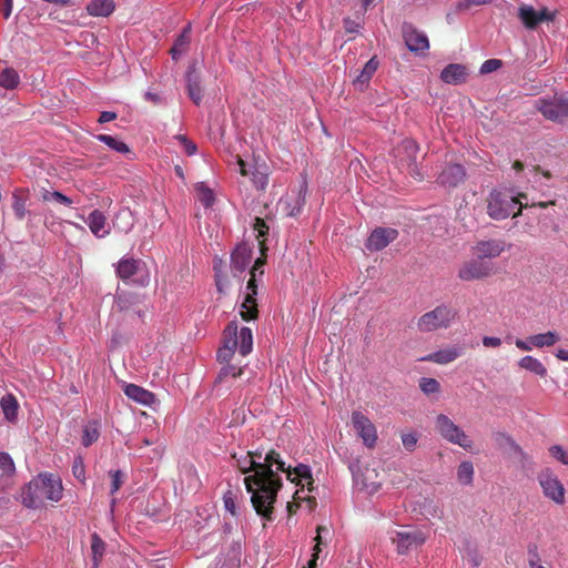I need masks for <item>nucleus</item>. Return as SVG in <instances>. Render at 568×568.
I'll list each match as a JSON object with an SVG mask.
<instances>
[{
	"mask_svg": "<svg viewBox=\"0 0 568 568\" xmlns=\"http://www.w3.org/2000/svg\"><path fill=\"white\" fill-rule=\"evenodd\" d=\"M233 458L235 459L236 467L246 476L256 474L257 470H264L266 467H274V465H276V469H284V460H282L280 454L274 450L265 455H263L262 452H247L240 456L234 454Z\"/></svg>",
	"mask_w": 568,
	"mask_h": 568,
	"instance_id": "6",
	"label": "nucleus"
},
{
	"mask_svg": "<svg viewBox=\"0 0 568 568\" xmlns=\"http://www.w3.org/2000/svg\"><path fill=\"white\" fill-rule=\"evenodd\" d=\"M20 83V77L13 68H6L0 73V87L6 90H13Z\"/></svg>",
	"mask_w": 568,
	"mask_h": 568,
	"instance_id": "39",
	"label": "nucleus"
},
{
	"mask_svg": "<svg viewBox=\"0 0 568 568\" xmlns=\"http://www.w3.org/2000/svg\"><path fill=\"white\" fill-rule=\"evenodd\" d=\"M72 474L73 476L81 483L85 481V466L83 458L81 456H77L72 463Z\"/></svg>",
	"mask_w": 568,
	"mask_h": 568,
	"instance_id": "47",
	"label": "nucleus"
},
{
	"mask_svg": "<svg viewBox=\"0 0 568 568\" xmlns=\"http://www.w3.org/2000/svg\"><path fill=\"white\" fill-rule=\"evenodd\" d=\"M518 17L527 29H535L542 21H551L554 13L546 8L537 11L532 6L523 4L518 8Z\"/></svg>",
	"mask_w": 568,
	"mask_h": 568,
	"instance_id": "19",
	"label": "nucleus"
},
{
	"mask_svg": "<svg viewBox=\"0 0 568 568\" xmlns=\"http://www.w3.org/2000/svg\"><path fill=\"white\" fill-rule=\"evenodd\" d=\"M400 150H404L407 154V165L409 168V173L416 179L422 180L423 175L416 164V154L418 152L417 143L414 140H404L400 148L398 149V152H400Z\"/></svg>",
	"mask_w": 568,
	"mask_h": 568,
	"instance_id": "29",
	"label": "nucleus"
},
{
	"mask_svg": "<svg viewBox=\"0 0 568 568\" xmlns=\"http://www.w3.org/2000/svg\"><path fill=\"white\" fill-rule=\"evenodd\" d=\"M528 565L531 567L534 564H541L538 552V547L535 544L528 546Z\"/></svg>",
	"mask_w": 568,
	"mask_h": 568,
	"instance_id": "54",
	"label": "nucleus"
},
{
	"mask_svg": "<svg viewBox=\"0 0 568 568\" xmlns=\"http://www.w3.org/2000/svg\"><path fill=\"white\" fill-rule=\"evenodd\" d=\"M240 173L243 176L252 174V182L257 190H264L268 183V175L265 171H261L258 168H254V171H250V165L244 162L241 158L236 160Z\"/></svg>",
	"mask_w": 568,
	"mask_h": 568,
	"instance_id": "28",
	"label": "nucleus"
},
{
	"mask_svg": "<svg viewBox=\"0 0 568 568\" xmlns=\"http://www.w3.org/2000/svg\"><path fill=\"white\" fill-rule=\"evenodd\" d=\"M82 445L84 447L91 446L100 436V424L98 420H90L84 425L82 430Z\"/></svg>",
	"mask_w": 568,
	"mask_h": 568,
	"instance_id": "37",
	"label": "nucleus"
},
{
	"mask_svg": "<svg viewBox=\"0 0 568 568\" xmlns=\"http://www.w3.org/2000/svg\"><path fill=\"white\" fill-rule=\"evenodd\" d=\"M22 191H14L12 193V210L18 220H23L27 215V196H23Z\"/></svg>",
	"mask_w": 568,
	"mask_h": 568,
	"instance_id": "40",
	"label": "nucleus"
},
{
	"mask_svg": "<svg viewBox=\"0 0 568 568\" xmlns=\"http://www.w3.org/2000/svg\"><path fill=\"white\" fill-rule=\"evenodd\" d=\"M402 33L407 49L418 55H425L429 50V40L427 34L417 29L410 22H404Z\"/></svg>",
	"mask_w": 568,
	"mask_h": 568,
	"instance_id": "13",
	"label": "nucleus"
},
{
	"mask_svg": "<svg viewBox=\"0 0 568 568\" xmlns=\"http://www.w3.org/2000/svg\"><path fill=\"white\" fill-rule=\"evenodd\" d=\"M352 424L367 448H373L377 442V429L372 420L359 410L352 413Z\"/></svg>",
	"mask_w": 568,
	"mask_h": 568,
	"instance_id": "14",
	"label": "nucleus"
},
{
	"mask_svg": "<svg viewBox=\"0 0 568 568\" xmlns=\"http://www.w3.org/2000/svg\"><path fill=\"white\" fill-rule=\"evenodd\" d=\"M13 1H4L2 13L4 19H8L12 12Z\"/></svg>",
	"mask_w": 568,
	"mask_h": 568,
	"instance_id": "64",
	"label": "nucleus"
},
{
	"mask_svg": "<svg viewBox=\"0 0 568 568\" xmlns=\"http://www.w3.org/2000/svg\"><path fill=\"white\" fill-rule=\"evenodd\" d=\"M324 532L328 534V529L325 527H317V537H316L317 544L314 547L315 552L313 554V558H312V560L308 561V568H316V560L318 558L320 545L322 544V534H324Z\"/></svg>",
	"mask_w": 568,
	"mask_h": 568,
	"instance_id": "51",
	"label": "nucleus"
},
{
	"mask_svg": "<svg viewBox=\"0 0 568 568\" xmlns=\"http://www.w3.org/2000/svg\"><path fill=\"white\" fill-rule=\"evenodd\" d=\"M550 455L562 465H568V452L560 445H554L549 448Z\"/></svg>",
	"mask_w": 568,
	"mask_h": 568,
	"instance_id": "50",
	"label": "nucleus"
},
{
	"mask_svg": "<svg viewBox=\"0 0 568 568\" xmlns=\"http://www.w3.org/2000/svg\"><path fill=\"white\" fill-rule=\"evenodd\" d=\"M532 342V335L529 336L527 339H520V338H517L515 341V345L520 349V351H524V352H530L532 351L536 345H532L531 344Z\"/></svg>",
	"mask_w": 568,
	"mask_h": 568,
	"instance_id": "55",
	"label": "nucleus"
},
{
	"mask_svg": "<svg viewBox=\"0 0 568 568\" xmlns=\"http://www.w3.org/2000/svg\"><path fill=\"white\" fill-rule=\"evenodd\" d=\"M501 344V339L495 336H484L483 345L486 347H498Z\"/></svg>",
	"mask_w": 568,
	"mask_h": 568,
	"instance_id": "60",
	"label": "nucleus"
},
{
	"mask_svg": "<svg viewBox=\"0 0 568 568\" xmlns=\"http://www.w3.org/2000/svg\"><path fill=\"white\" fill-rule=\"evenodd\" d=\"M185 82L189 98L195 105H200L203 99V92L201 87V74L199 72L196 61L189 64L185 73Z\"/></svg>",
	"mask_w": 568,
	"mask_h": 568,
	"instance_id": "20",
	"label": "nucleus"
},
{
	"mask_svg": "<svg viewBox=\"0 0 568 568\" xmlns=\"http://www.w3.org/2000/svg\"><path fill=\"white\" fill-rule=\"evenodd\" d=\"M197 199L204 207H211L215 202V194L205 183L200 182L196 185Z\"/></svg>",
	"mask_w": 568,
	"mask_h": 568,
	"instance_id": "42",
	"label": "nucleus"
},
{
	"mask_svg": "<svg viewBox=\"0 0 568 568\" xmlns=\"http://www.w3.org/2000/svg\"><path fill=\"white\" fill-rule=\"evenodd\" d=\"M389 538L399 555H407L416 550L426 541V535L417 528H404L389 531Z\"/></svg>",
	"mask_w": 568,
	"mask_h": 568,
	"instance_id": "9",
	"label": "nucleus"
},
{
	"mask_svg": "<svg viewBox=\"0 0 568 568\" xmlns=\"http://www.w3.org/2000/svg\"><path fill=\"white\" fill-rule=\"evenodd\" d=\"M253 349V334L250 327L243 326L239 328L236 321L230 322L223 331V344L219 348L216 358L223 366L217 375L216 381L222 383L227 377L236 378L241 376L242 368L231 365L236 351L242 356H247Z\"/></svg>",
	"mask_w": 568,
	"mask_h": 568,
	"instance_id": "2",
	"label": "nucleus"
},
{
	"mask_svg": "<svg viewBox=\"0 0 568 568\" xmlns=\"http://www.w3.org/2000/svg\"><path fill=\"white\" fill-rule=\"evenodd\" d=\"M110 476H111V488H110V494L111 495H114L119 489L120 487L122 486L123 484V480H124V475L123 473L118 469V470H110Z\"/></svg>",
	"mask_w": 568,
	"mask_h": 568,
	"instance_id": "49",
	"label": "nucleus"
},
{
	"mask_svg": "<svg viewBox=\"0 0 568 568\" xmlns=\"http://www.w3.org/2000/svg\"><path fill=\"white\" fill-rule=\"evenodd\" d=\"M253 258V250L247 243L239 244L231 254V271L234 277H241Z\"/></svg>",
	"mask_w": 568,
	"mask_h": 568,
	"instance_id": "18",
	"label": "nucleus"
},
{
	"mask_svg": "<svg viewBox=\"0 0 568 568\" xmlns=\"http://www.w3.org/2000/svg\"><path fill=\"white\" fill-rule=\"evenodd\" d=\"M418 442V434L409 432L402 434V444L407 452H414Z\"/></svg>",
	"mask_w": 568,
	"mask_h": 568,
	"instance_id": "48",
	"label": "nucleus"
},
{
	"mask_svg": "<svg viewBox=\"0 0 568 568\" xmlns=\"http://www.w3.org/2000/svg\"><path fill=\"white\" fill-rule=\"evenodd\" d=\"M518 366L540 378L546 377L548 373L546 366L541 363V361L531 355H526L521 357L518 361Z\"/></svg>",
	"mask_w": 568,
	"mask_h": 568,
	"instance_id": "31",
	"label": "nucleus"
},
{
	"mask_svg": "<svg viewBox=\"0 0 568 568\" xmlns=\"http://www.w3.org/2000/svg\"><path fill=\"white\" fill-rule=\"evenodd\" d=\"M144 98H145V100L151 101L154 104H160L163 101V99L160 94H158L155 92H151V91H146L144 93Z\"/></svg>",
	"mask_w": 568,
	"mask_h": 568,
	"instance_id": "62",
	"label": "nucleus"
},
{
	"mask_svg": "<svg viewBox=\"0 0 568 568\" xmlns=\"http://www.w3.org/2000/svg\"><path fill=\"white\" fill-rule=\"evenodd\" d=\"M61 479L51 473H41L33 477L22 489V504L30 509H38L45 500L58 503L62 499Z\"/></svg>",
	"mask_w": 568,
	"mask_h": 568,
	"instance_id": "3",
	"label": "nucleus"
},
{
	"mask_svg": "<svg viewBox=\"0 0 568 568\" xmlns=\"http://www.w3.org/2000/svg\"><path fill=\"white\" fill-rule=\"evenodd\" d=\"M559 339V336L555 332H546L532 335V345H536V348L549 347L555 345Z\"/></svg>",
	"mask_w": 568,
	"mask_h": 568,
	"instance_id": "41",
	"label": "nucleus"
},
{
	"mask_svg": "<svg viewBox=\"0 0 568 568\" xmlns=\"http://www.w3.org/2000/svg\"><path fill=\"white\" fill-rule=\"evenodd\" d=\"M285 475L288 480L295 483L296 485L305 484L311 486L313 484L312 471L307 465L298 464L294 469L285 466V471H280V475ZM312 489L307 487V493Z\"/></svg>",
	"mask_w": 568,
	"mask_h": 568,
	"instance_id": "24",
	"label": "nucleus"
},
{
	"mask_svg": "<svg viewBox=\"0 0 568 568\" xmlns=\"http://www.w3.org/2000/svg\"><path fill=\"white\" fill-rule=\"evenodd\" d=\"M190 32L191 23H187L175 39L174 44L170 51L173 60H178L186 51L190 44Z\"/></svg>",
	"mask_w": 568,
	"mask_h": 568,
	"instance_id": "33",
	"label": "nucleus"
},
{
	"mask_svg": "<svg viewBox=\"0 0 568 568\" xmlns=\"http://www.w3.org/2000/svg\"><path fill=\"white\" fill-rule=\"evenodd\" d=\"M381 483L371 481L367 483L366 480L362 481V489L365 490L368 495H374L381 489Z\"/></svg>",
	"mask_w": 568,
	"mask_h": 568,
	"instance_id": "56",
	"label": "nucleus"
},
{
	"mask_svg": "<svg viewBox=\"0 0 568 568\" xmlns=\"http://www.w3.org/2000/svg\"><path fill=\"white\" fill-rule=\"evenodd\" d=\"M539 485L542 488L544 495L555 501L556 504H564L565 488L558 477L550 470L545 469L538 475Z\"/></svg>",
	"mask_w": 568,
	"mask_h": 568,
	"instance_id": "15",
	"label": "nucleus"
},
{
	"mask_svg": "<svg viewBox=\"0 0 568 568\" xmlns=\"http://www.w3.org/2000/svg\"><path fill=\"white\" fill-rule=\"evenodd\" d=\"M527 196L523 193L515 194L513 190H493L487 199V214L490 219L500 221L513 215L517 216L524 204L521 200Z\"/></svg>",
	"mask_w": 568,
	"mask_h": 568,
	"instance_id": "4",
	"label": "nucleus"
},
{
	"mask_svg": "<svg viewBox=\"0 0 568 568\" xmlns=\"http://www.w3.org/2000/svg\"><path fill=\"white\" fill-rule=\"evenodd\" d=\"M436 429L448 443L458 445L465 450H471L473 440L470 437L447 415L439 414L436 417Z\"/></svg>",
	"mask_w": 568,
	"mask_h": 568,
	"instance_id": "8",
	"label": "nucleus"
},
{
	"mask_svg": "<svg viewBox=\"0 0 568 568\" xmlns=\"http://www.w3.org/2000/svg\"><path fill=\"white\" fill-rule=\"evenodd\" d=\"M215 285L219 293L223 294L225 292V287L227 286V278L224 274L215 276Z\"/></svg>",
	"mask_w": 568,
	"mask_h": 568,
	"instance_id": "59",
	"label": "nucleus"
},
{
	"mask_svg": "<svg viewBox=\"0 0 568 568\" xmlns=\"http://www.w3.org/2000/svg\"><path fill=\"white\" fill-rule=\"evenodd\" d=\"M116 119V113L112 111H103L100 113L99 123L111 122Z\"/></svg>",
	"mask_w": 568,
	"mask_h": 568,
	"instance_id": "61",
	"label": "nucleus"
},
{
	"mask_svg": "<svg viewBox=\"0 0 568 568\" xmlns=\"http://www.w3.org/2000/svg\"><path fill=\"white\" fill-rule=\"evenodd\" d=\"M537 110L548 120L556 122L568 121V100L564 98H540L536 101Z\"/></svg>",
	"mask_w": 568,
	"mask_h": 568,
	"instance_id": "10",
	"label": "nucleus"
},
{
	"mask_svg": "<svg viewBox=\"0 0 568 568\" xmlns=\"http://www.w3.org/2000/svg\"><path fill=\"white\" fill-rule=\"evenodd\" d=\"M98 140L119 153H128L130 151L126 143L112 135L100 134L98 135Z\"/></svg>",
	"mask_w": 568,
	"mask_h": 568,
	"instance_id": "43",
	"label": "nucleus"
},
{
	"mask_svg": "<svg viewBox=\"0 0 568 568\" xmlns=\"http://www.w3.org/2000/svg\"><path fill=\"white\" fill-rule=\"evenodd\" d=\"M503 65L501 60L499 59H488L484 61V63L479 68V72L481 74H488L496 70H498Z\"/></svg>",
	"mask_w": 568,
	"mask_h": 568,
	"instance_id": "52",
	"label": "nucleus"
},
{
	"mask_svg": "<svg viewBox=\"0 0 568 568\" xmlns=\"http://www.w3.org/2000/svg\"><path fill=\"white\" fill-rule=\"evenodd\" d=\"M114 9L113 0H92L87 4V12L91 17H109Z\"/></svg>",
	"mask_w": 568,
	"mask_h": 568,
	"instance_id": "30",
	"label": "nucleus"
},
{
	"mask_svg": "<svg viewBox=\"0 0 568 568\" xmlns=\"http://www.w3.org/2000/svg\"><path fill=\"white\" fill-rule=\"evenodd\" d=\"M42 199L44 201H55V202L61 203V204L67 205V206H70L73 203V200L71 197L64 195L60 191H53V192H48L47 191L42 195Z\"/></svg>",
	"mask_w": 568,
	"mask_h": 568,
	"instance_id": "45",
	"label": "nucleus"
},
{
	"mask_svg": "<svg viewBox=\"0 0 568 568\" xmlns=\"http://www.w3.org/2000/svg\"><path fill=\"white\" fill-rule=\"evenodd\" d=\"M474 465L470 460H464L457 468V480L463 486H469L474 480Z\"/></svg>",
	"mask_w": 568,
	"mask_h": 568,
	"instance_id": "38",
	"label": "nucleus"
},
{
	"mask_svg": "<svg viewBox=\"0 0 568 568\" xmlns=\"http://www.w3.org/2000/svg\"><path fill=\"white\" fill-rule=\"evenodd\" d=\"M464 353V348L459 345H452L443 349H438L436 352L429 353L425 356L418 358L419 362H432L439 365H446L458 357H460Z\"/></svg>",
	"mask_w": 568,
	"mask_h": 568,
	"instance_id": "22",
	"label": "nucleus"
},
{
	"mask_svg": "<svg viewBox=\"0 0 568 568\" xmlns=\"http://www.w3.org/2000/svg\"><path fill=\"white\" fill-rule=\"evenodd\" d=\"M467 69L459 63H450L446 65L440 72V80L447 84H460L467 79Z\"/></svg>",
	"mask_w": 568,
	"mask_h": 568,
	"instance_id": "26",
	"label": "nucleus"
},
{
	"mask_svg": "<svg viewBox=\"0 0 568 568\" xmlns=\"http://www.w3.org/2000/svg\"><path fill=\"white\" fill-rule=\"evenodd\" d=\"M213 270H214L215 276L223 274V261H222V258H220L217 256L214 257V260H213Z\"/></svg>",
	"mask_w": 568,
	"mask_h": 568,
	"instance_id": "63",
	"label": "nucleus"
},
{
	"mask_svg": "<svg viewBox=\"0 0 568 568\" xmlns=\"http://www.w3.org/2000/svg\"><path fill=\"white\" fill-rule=\"evenodd\" d=\"M466 178V170L462 164H447L437 176V182L444 187H456Z\"/></svg>",
	"mask_w": 568,
	"mask_h": 568,
	"instance_id": "21",
	"label": "nucleus"
},
{
	"mask_svg": "<svg viewBox=\"0 0 568 568\" xmlns=\"http://www.w3.org/2000/svg\"><path fill=\"white\" fill-rule=\"evenodd\" d=\"M379 65V62L377 60V57H372L362 69L361 73L357 75V78L354 80V84L363 89L368 84L374 73L377 71V68Z\"/></svg>",
	"mask_w": 568,
	"mask_h": 568,
	"instance_id": "32",
	"label": "nucleus"
},
{
	"mask_svg": "<svg viewBox=\"0 0 568 568\" xmlns=\"http://www.w3.org/2000/svg\"><path fill=\"white\" fill-rule=\"evenodd\" d=\"M280 471H285V468L276 469V465H274V467H266L264 470H257L256 474L244 477V485L251 495L253 508L267 521L273 520L274 504L282 487Z\"/></svg>",
	"mask_w": 568,
	"mask_h": 568,
	"instance_id": "1",
	"label": "nucleus"
},
{
	"mask_svg": "<svg viewBox=\"0 0 568 568\" xmlns=\"http://www.w3.org/2000/svg\"><path fill=\"white\" fill-rule=\"evenodd\" d=\"M419 388L424 394L430 395V394L438 393L440 389V385H439V382L435 378L422 377L419 379Z\"/></svg>",
	"mask_w": 568,
	"mask_h": 568,
	"instance_id": "44",
	"label": "nucleus"
},
{
	"mask_svg": "<svg viewBox=\"0 0 568 568\" xmlns=\"http://www.w3.org/2000/svg\"><path fill=\"white\" fill-rule=\"evenodd\" d=\"M307 181L303 178L297 190H292L280 200V206L285 215L295 217L301 214L307 194Z\"/></svg>",
	"mask_w": 568,
	"mask_h": 568,
	"instance_id": "12",
	"label": "nucleus"
},
{
	"mask_svg": "<svg viewBox=\"0 0 568 568\" xmlns=\"http://www.w3.org/2000/svg\"><path fill=\"white\" fill-rule=\"evenodd\" d=\"M506 246L505 241L490 239L477 242L473 250L478 257L485 260L498 257L506 250Z\"/></svg>",
	"mask_w": 568,
	"mask_h": 568,
	"instance_id": "23",
	"label": "nucleus"
},
{
	"mask_svg": "<svg viewBox=\"0 0 568 568\" xmlns=\"http://www.w3.org/2000/svg\"><path fill=\"white\" fill-rule=\"evenodd\" d=\"M0 407L8 422H14L18 417L19 404L12 394H7L0 399Z\"/></svg>",
	"mask_w": 568,
	"mask_h": 568,
	"instance_id": "35",
	"label": "nucleus"
},
{
	"mask_svg": "<svg viewBox=\"0 0 568 568\" xmlns=\"http://www.w3.org/2000/svg\"><path fill=\"white\" fill-rule=\"evenodd\" d=\"M175 139L183 145L187 155H194L197 151L196 144L189 140L185 135L179 134Z\"/></svg>",
	"mask_w": 568,
	"mask_h": 568,
	"instance_id": "53",
	"label": "nucleus"
},
{
	"mask_svg": "<svg viewBox=\"0 0 568 568\" xmlns=\"http://www.w3.org/2000/svg\"><path fill=\"white\" fill-rule=\"evenodd\" d=\"M92 568H99L105 552V542L94 532L91 535Z\"/></svg>",
	"mask_w": 568,
	"mask_h": 568,
	"instance_id": "36",
	"label": "nucleus"
},
{
	"mask_svg": "<svg viewBox=\"0 0 568 568\" xmlns=\"http://www.w3.org/2000/svg\"><path fill=\"white\" fill-rule=\"evenodd\" d=\"M300 486H301V488L296 489L294 493V496H293L294 500L295 501H300V500H308L310 501L311 498H310L308 494L305 491L306 485L302 484Z\"/></svg>",
	"mask_w": 568,
	"mask_h": 568,
	"instance_id": "58",
	"label": "nucleus"
},
{
	"mask_svg": "<svg viewBox=\"0 0 568 568\" xmlns=\"http://www.w3.org/2000/svg\"><path fill=\"white\" fill-rule=\"evenodd\" d=\"M144 263L141 260L133 257H122L116 264V275L124 282L132 281L139 286H146L150 282L148 274L133 278L134 275H140L144 268Z\"/></svg>",
	"mask_w": 568,
	"mask_h": 568,
	"instance_id": "11",
	"label": "nucleus"
},
{
	"mask_svg": "<svg viewBox=\"0 0 568 568\" xmlns=\"http://www.w3.org/2000/svg\"><path fill=\"white\" fill-rule=\"evenodd\" d=\"M344 28L348 33H357L361 29V24L352 20L351 18H345Z\"/></svg>",
	"mask_w": 568,
	"mask_h": 568,
	"instance_id": "57",
	"label": "nucleus"
},
{
	"mask_svg": "<svg viewBox=\"0 0 568 568\" xmlns=\"http://www.w3.org/2000/svg\"><path fill=\"white\" fill-rule=\"evenodd\" d=\"M223 506L227 514L232 517L237 518L240 516V500L242 495L233 489H227L223 494Z\"/></svg>",
	"mask_w": 568,
	"mask_h": 568,
	"instance_id": "34",
	"label": "nucleus"
},
{
	"mask_svg": "<svg viewBox=\"0 0 568 568\" xmlns=\"http://www.w3.org/2000/svg\"><path fill=\"white\" fill-rule=\"evenodd\" d=\"M265 261L257 257L251 270V278L248 280L245 290L241 293L242 302L240 304V315L244 321H252L257 317V276L264 274L263 266Z\"/></svg>",
	"mask_w": 568,
	"mask_h": 568,
	"instance_id": "7",
	"label": "nucleus"
},
{
	"mask_svg": "<svg viewBox=\"0 0 568 568\" xmlns=\"http://www.w3.org/2000/svg\"><path fill=\"white\" fill-rule=\"evenodd\" d=\"M398 231L393 227H376L368 235L365 247L369 252H378L398 237Z\"/></svg>",
	"mask_w": 568,
	"mask_h": 568,
	"instance_id": "17",
	"label": "nucleus"
},
{
	"mask_svg": "<svg viewBox=\"0 0 568 568\" xmlns=\"http://www.w3.org/2000/svg\"><path fill=\"white\" fill-rule=\"evenodd\" d=\"M85 222L95 237L103 239L109 234L106 217L103 212L99 210L92 211Z\"/></svg>",
	"mask_w": 568,
	"mask_h": 568,
	"instance_id": "27",
	"label": "nucleus"
},
{
	"mask_svg": "<svg viewBox=\"0 0 568 568\" xmlns=\"http://www.w3.org/2000/svg\"><path fill=\"white\" fill-rule=\"evenodd\" d=\"M457 316L458 311L453 305L443 303L417 320V329L422 333L447 329L456 322Z\"/></svg>",
	"mask_w": 568,
	"mask_h": 568,
	"instance_id": "5",
	"label": "nucleus"
},
{
	"mask_svg": "<svg viewBox=\"0 0 568 568\" xmlns=\"http://www.w3.org/2000/svg\"><path fill=\"white\" fill-rule=\"evenodd\" d=\"M123 390H124V394L130 399H132L141 405L151 407L156 403L155 395L152 392H150L139 385L126 384L124 386Z\"/></svg>",
	"mask_w": 568,
	"mask_h": 568,
	"instance_id": "25",
	"label": "nucleus"
},
{
	"mask_svg": "<svg viewBox=\"0 0 568 568\" xmlns=\"http://www.w3.org/2000/svg\"><path fill=\"white\" fill-rule=\"evenodd\" d=\"M0 469L6 475H12L16 471V466H14L13 459L6 452L0 453Z\"/></svg>",
	"mask_w": 568,
	"mask_h": 568,
	"instance_id": "46",
	"label": "nucleus"
},
{
	"mask_svg": "<svg viewBox=\"0 0 568 568\" xmlns=\"http://www.w3.org/2000/svg\"><path fill=\"white\" fill-rule=\"evenodd\" d=\"M491 264L476 255V258L465 263L458 271V277L463 281L480 280L491 273Z\"/></svg>",
	"mask_w": 568,
	"mask_h": 568,
	"instance_id": "16",
	"label": "nucleus"
}]
</instances>
